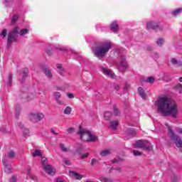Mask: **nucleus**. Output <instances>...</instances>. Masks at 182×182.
Segmentation results:
<instances>
[{"label": "nucleus", "instance_id": "obj_1", "mask_svg": "<svg viewBox=\"0 0 182 182\" xmlns=\"http://www.w3.org/2000/svg\"><path fill=\"white\" fill-rule=\"evenodd\" d=\"M156 106L158 107V112L161 113L163 116H171V117L176 118L178 114L176 102L171 101L170 98L167 97L159 98Z\"/></svg>", "mask_w": 182, "mask_h": 182}, {"label": "nucleus", "instance_id": "obj_2", "mask_svg": "<svg viewBox=\"0 0 182 182\" xmlns=\"http://www.w3.org/2000/svg\"><path fill=\"white\" fill-rule=\"evenodd\" d=\"M112 48V43L110 41H102L96 43L92 48V53L96 58H105L107 53H109Z\"/></svg>", "mask_w": 182, "mask_h": 182}, {"label": "nucleus", "instance_id": "obj_3", "mask_svg": "<svg viewBox=\"0 0 182 182\" xmlns=\"http://www.w3.org/2000/svg\"><path fill=\"white\" fill-rule=\"evenodd\" d=\"M29 32L27 28H19L18 26L15 27L11 31H9L7 38V46L11 48L12 42H18V36H23Z\"/></svg>", "mask_w": 182, "mask_h": 182}, {"label": "nucleus", "instance_id": "obj_4", "mask_svg": "<svg viewBox=\"0 0 182 182\" xmlns=\"http://www.w3.org/2000/svg\"><path fill=\"white\" fill-rule=\"evenodd\" d=\"M77 134H79L80 138L81 140H82V141L95 143V141L97 140V136L92 134V133H90V132H89L87 129H83L82 125H80L79 127Z\"/></svg>", "mask_w": 182, "mask_h": 182}, {"label": "nucleus", "instance_id": "obj_5", "mask_svg": "<svg viewBox=\"0 0 182 182\" xmlns=\"http://www.w3.org/2000/svg\"><path fill=\"white\" fill-rule=\"evenodd\" d=\"M134 149H142L146 151H150L151 150V144L149 141L138 140L135 144H133Z\"/></svg>", "mask_w": 182, "mask_h": 182}, {"label": "nucleus", "instance_id": "obj_6", "mask_svg": "<svg viewBox=\"0 0 182 182\" xmlns=\"http://www.w3.org/2000/svg\"><path fill=\"white\" fill-rule=\"evenodd\" d=\"M117 68L121 73H124L126 70H127V68H129V64L126 61V57L124 55L119 56V63L117 64Z\"/></svg>", "mask_w": 182, "mask_h": 182}, {"label": "nucleus", "instance_id": "obj_7", "mask_svg": "<svg viewBox=\"0 0 182 182\" xmlns=\"http://www.w3.org/2000/svg\"><path fill=\"white\" fill-rule=\"evenodd\" d=\"M41 164L43 170H45L49 176H55V170L50 164H48V159H46V157L41 158Z\"/></svg>", "mask_w": 182, "mask_h": 182}, {"label": "nucleus", "instance_id": "obj_8", "mask_svg": "<svg viewBox=\"0 0 182 182\" xmlns=\"http://www.w3.org/2000/svg\"><path fill=\"white\" fill-rule=\"evenodd\" d=\"M168 133H170L171 140H172V141L174 142L176 147H178V149H181L182 147L181 138L178 135L176 134V133H174V132H173V130H171V129L170 128H168Z\"/></svg>", "mask_w": 182, "mask_h": 182}, {"label": "nucleus", "instance_id": "obj_9", "mask_svg": "<svg viewBox=\"0 0 182 182\" xmlns=\"http://www.w3.org/2000/svg\"><path fill=\"white\" fill-rule=\"evenodd\" d=\"M146 29H148V31H150V29L153 31H156V29H159L160 32L163 31V27L160 26V23L155 21L146 22Z\"/></svg>", "mask_w": 182, "mask_h": 182}, {"label": "nucleus", "instance_id": "obj_10", "mask_svg": "<svg viewBox=\"0 0 182 182\" xmlns=\"http://www.w3.org/2000/svg\"><path fill=\"white\" fill-rule=\"evenodd\" d=\"M2 163L4 166V171L7 174H11L14 171V169L12 168V166L8 163V156L5 155L2 159Z\"/></svg>", "mask_w": 182, "mask_h": 182}, {"label": "nucleus", "instance_id": "obj_11", "mask_svg": "<svg viewBox=\"0 0 182 182\" xmlns=\"http://www.w3.org/2000/svg\"><path fill=\"white\" fill-rule=\"evenodd\" d=\"M43 117H45V115L42 113L31 114L30 120L33 122V123H38V122H41Z\"/></svg>", "mask_w": 182, "mask_h": 182}, {"label": "nucleus", "instance_id": "obj_12", "mask_svg": "<svg viewBox=\"0 0 182 182\" xmlns=\"http://www.w3.org/2000/svg\"><path fill=\"white\" fill-rule=\"evenodd\" d=\"M40 68L43 73L46 75V77H48V79H52L53 75L52 74V71L50 70V69L48 68V67H46V65H41Z\"/></svg>", "mask_w": 182, "mask_h": 182}, {"label": "nucleus", "instance_id": "obj_13", "mask_svg": "<svg viewBox=\"0 0 182 182\" xmlns=\"http://www.w3.org/2000/svg\"><path fill=\"white\" fill-rule=\"evenodd\" d=\"M53 96L56 100V102L58 105H65V102L60 100V97H62V95H60V92H55L53 93Z\"/></svg>", "mask_w": 182, "mask_h": 182}, {"label": "nucleus", "instance_id": "obj_14", "mask_svg": "<svg viewBox=\"0 0 182 182\" xmlns=\"http://www.w3.org/2000/svg\"><path fill=\"white\" fill-rule=\"evenodd\" d=\"M110 30L114 33H117L119 32V23H117V21H114L110 24Z\"/></svg>", "mask_w": 182, "mask_h": 182}, {"label": "nucleus", "instance_id": "obj_15", "mask_svg": "<svg viewBox=\"0 0 182 182\" xmlns=\"http://www.w3.org/2000/svg\"><path fill=\"white\" fill-rule=\"evenodd\" d=\"M102 70L104 75H106V76H107L108 77H110L111 79H114V76L116 75H114V73H112L110 70H107L105 68H102Z\"/></svg>", "mask_w": 182, "mask_h": 182}, {"label": "nucleus", "instance_id": "obj_16", "mask_svg": "<svg viewBox=\"0 0 182 182\" xmlns=\"http://www.w3.org/2000/svg\"><path fill=\"white\" fill-rule=\"evenodd\" d=\"M69 175H70V177H73L76 180H81L82 179V176H80V174L76 173L75 171H69Z\"/></svg>", "mask_w": 182, "mask_h": 182}, {"label": "nucleus", "instance_id": "obj_17", "mask_svg": "<svg viewBox=\"0 0 182 182\" xmlns=\"http://www.w3.org/2000/svg\"><path fill=\"white\" fill-rule=\"evenodd\" d=\"M138 93L141 99H146L147 95H146V92L144 91V89H143V87H138Z\"/></svg>", "mask_w": 182, "mask_h": 182}, {"label": "nucleus", "instance_id": "obj_18", "mask_svg": "<svg viewBox=\"0 0 182 182\" xmlns=\"http://www.w3.org/2000/svg\"><path fill=\"white\" fill-rule=\"evenodd\" d=\"M126 134L127 136H136V129H133V128H129L127 131H126Z\"/></svg>", "mask_w": 182, "mask_h": 182}, {"label": "nucleus", "instance_id": "obj_19", "mask_svg": "<svg viewBox=\"0 0 182 182\" xmlns=\"http://www.w3.org/2000/svg\"><path fill=\"white\" fill-rule=\"evenodd\" d=\"M110 154H112V152L109 149H105L100 152V155L102 157H106L107 156H110Z\"/></svg>", "mask_w": 182, "mask_h": 182}, {"label": "nucleus", "instance_id": "obj_20", "mask_svg": "<svg viewBox=\"0 0 182 182\" xmlns=\"http://www.w3.org/2000/svg\"><path fill=\"white\" fill-rule=\"evenodd\" d=\"M171 63H172V65H177L179 68L182 66V61H178L174 58L171 59Z\"/></svg>", "mask_w": 182, "mask_h": 182}, {"label": "nucleus", "instance_id": "obj_21", "mask_svg": "<svg viewBox=\"0 0 182 182\" xmlns=\"http://www.w3.org/2000/svg\"><path fill=\"white\" fill-rule=\"evenodd\" d=\"M110 126L113 130H116L119 126V121L117 120H113L110 122Z\"/></svg>", "mask_w": 182, "mask_h": 182}, {"label": "nucleus", "instance_id": "obj_22", "mask_svg": "<svg viewBox=\"0 0 182 182\" xmlns=\"http://www.w3.org/2000/svg\"><path fill=\"white\" fill-rule=\"evenodd\" d=\"M22 73L23 75L21 82H25V79L26 77H28V75L29 73V70H28V68H23Z\"/></svg>", "mask_w": 182, "mask_h": 182}, {"label": "nucleus", "instance_id": "obj_23", "mask_svg": "<svg viewBox=\"0 0 182 182\" xmlns=\"http://www.w3.org/2000/svg\"><path fill=\"white\" fill-rule=\"evenodd\" d=\"M113 116V114L111 112L107 111L104 113V119L105 120H109L112 119V117Z\"/></svg>", "mask_w": 182, "mask_h": 182}, {"label": "nucleus", "instance_id": "obj_24", "mask_svg": "<svg viewBox=\"0 0 182 182\" xmlns=\"http://www.w3.org/2000/svg\"><path fill=\"white\" fill-rule=\"evenodd\" d=\"M12 77H13L12 73H9L7 79L6 80L7 86H12Z\"/></svg>", "mask_w": 182, "mask_h": 182}, {"label": "nucleus", "instance_id": "obj_25", "mask_svg": "<svg viewBox=\"0 0 182 182\" xmlns=\"http://www.w3.org/2000/svg\"><path fill=\"white\" fill-rule=\"evenodd\" d=\"M75 151L78 154H82L83 153V151H85V148L83 147V146L82 144H78Z\"/></svg>", "mask_w": 182, "mask_h": 182}, {"label": "nucleus", "instance_id": "obj_26", "mask_svg": "<svg viewBox=\"0 0 182 182\" xmlns=\"http://www.w3.org/2000/svg\"><path fill=\"white\" fill-rule=\"evenodd\" d=\"M33 157H42V152L39 149H36L32 154Z\"/></svg>", "mask_w": 182, "mask_h": 182}, {"label": "nucleus", "instance_id": "obj_27", "mask_svg": "<svg viewBox=\"0 0 182 182\" xmlns=\"http://www.w3.org/2000/svg\"><path fill=\"white\" fill-rule=\"evenodd\" d=\"M21 114V105H17L16 107V119H19Z\"/></svg>", "mask_w": 182, "mask_h": 182}, {"label": "nucleus", "instance_id": "obj_28", "mask_svg": "<svg viewBox=\"0 0 182 182\" xmlns=\"http://www.w3.org/2000/svg\"><path fill=\"white\" fill-rule=\"evenodd\" d=\"M6 8H11L12 6V4H14V2L12 1V0H4V2Z\"/></svg>", "mask_w": 182, "mask_h": 182}, {"label": "nucleus", "instance_id": "obj_29", "mask_svg": "<svg viewBox=\"0 0 182 182\" xmlns=\"http://www.w3.org/2000/svg\"><path fill=\"white\" fill-rule=\"evenodd\" d=\"M18 19H19V16H18L17 14H14L11 19V22L12 24L14 23H16V21H18Z\"/></svg>", "mask_w": 182, "mask_h": 182}, {"label": "nucleus", "instance_id": "obj_30", "mask_svg": "<svg viewBox=\"0 0 182 182\" xmlns=\"http://www.w3.org/2000/svg\"><path fill=\"white\" fill-rule=\"evenodd\" d=\"M90 166L92 167H95V166H99V160L96 159H92L91 160Z\"/></svg>", "mask_w": 182, "mask_h": 182}, {"label": "nucleus", "instance_id": "obj_31", "mask_svg": "<svg viewBox=\"0 0 182 182\" xmlns=\"http://www.w3.org/2000/svg\"><path fill=\"white\" fill-rule=\"evenodd\" d=\"M59 147H60L61 151H63L64 153H68V151H69L68 150V148H66V146H65V144H60Z\"/></svg>", "mask_w": 182, "mask_h": 182}, {"label": "nucleus", "instance_id": "obj_32", "mask_svg": "<svg viewBox=\"0 0 182 182\" xmlns=\"http://www.w3.org/2000/svg\"><path fill=\"white\" fill-rule=\"evenodd\" d=\"M181 12H182V9L179 8V9L174 10L172 12V15H173V16H177V15H179V14H181Z\"/></svg>", "mask_w": 182, "mask_h": 182}, {"label": "nucleus", "instance_id": "obj_33", "mask_svg": "<svg viewBox=\"0 0 182 182\" xmlns=\"http://www.w3.org/2000/svg\"><path fill=\"white\" fill-rule=\"evenodd\" d=\"M112 109L114 110V114H115V116H120V112L119 111V109H117V107L116 105H113Z\"/></svg>", "mask_w": 182, "mask_h": 182}, {"label": "nucleus", "instance_id": "obj_34", "mask_svg": "<svg viewBox=\"0 0 182 182\" xmlns=\"http://www.w3.org/2000/svg\"><path fill=\"white\" fill-rule=\"evenodd\" d=\"M113 170H115V171H119V173H122V168L121 167H111L109 168V173H112V171H113Z\"/></svg>", "mask_w": 182, "mask_h": 182}, {"label": "nucleus", "instance_id": "obj_35", "mask_svg": "<svg viewBox=\"0 0 182 182\" xmlns=\"http://www.w3.org/2000/svg\"><path fill=\"white\" fill-rule=\"evenodd\" d=\"M72 113V108L70 107H66L64 109V114H70Z\"/></svg>", "mask_w": 182, "mask_h": 182}, {"label": "nucleus", "instance_id": "obj_36", "mask_svg": "<svg viewBox=\"0 0 182 182\" xmlns=\"http://www.w3.org/2000/svg\"><path fill=\"white\" fill-rule=\"evenodd\" d=\"M120 161H123V159L122 158H119L118 159L114 158V159L111 160V163L112 164H116L117 163H120Z\"/></svg>", "mask_w": 182, "mask_h": 182}, {"label": "nucleus", "instance_id": "obj_37", "mask_svg": "<svg viewBox=\"0 0 182 182\" xmlns=\"http://www.w3.org/2000/svg\"><path fill=\"white\" fill-rule=\"evenodd\" d=\"M9 159H14L15 158V152L14 151H11L8 153V156H6Z\"/></svg>", "mask_w": 182, "mask_h": 182}, {"label": "nucleus", "instance_id": "obj_38", "mask_svg": "<svg viewBox=\"0 0 182 182\" xmlns=\"http://www.w3.org/2000/svg\"><path fill=\"white\" fill-rule=\"evenodd\" d=\"M163 43H164V38H159L156 41L158 46H163Z\"/></svg>", "mask_w": 182, "mask_h": 182}, {"label": "nucleus", "instance_id": "obj_39", "mask_svg": "<svg viewBox=\"0 0 182 182\" xmlns=\"http://www.w3.org/2000/svg\"><path fill=\"white\" fill-rule=\"evenodd\" d=\"M30 131L28 129H24L23 130V137H28L29 136Z\"/></svg>", "mask_w": 182, "mask_h": 182}, {"label": "nucleus", "instance_id": "obj_40", "mask_svg": "<svg viewBox=\"0 0 182 182\" xmlns=\"http://www.w3.org/2000/svg\"><path fill=\"white\" fill-rule=\"evenodd\" d=\"M146 83H151V84H153L154 83V77H149L147 78V80H146Z\"/></svg>", "mask_w": 182, "mask_h": 182}, {"label": "nucleus", "instance_id": "obj_41", "mask_svg": "<svg viewBox=\"0 0 182 182\" xmlns=\"http://www.w3.org/2000/svg\"><path fill=\"white\" fill-rule=\"evenodd\" d=\"M56 49L58 50H60L61 52H66L68 51V48L65 47V46H62V47H57Z\"/></svg>", "mask_w": 182, "mask_h": 182}, {"label": "nucleus", "instance_id": "obj_42", "mask_svg": "<svg viewBox=\"0 0 182 182\" xmlns=\"http://www.w3.org/2000/svg\"><path fill=\"white\" fill-rule=\"evenodd\" d=\"M173 89H175L176 90H182V84H177L174 86Z\"/></svg>", "mask_w": 182, "mask_h": 182}, {"label": "nucleus", "instance_id": "obj_43", "mask_svg": "<svg viewBox=\"0 0 182 182\" xmlns=\"http://www.w3.org/2000/svg\"><path fill=\"white\" fill-rule=\"evenodd\" d=\"M112 87L114 89V90H120V85L119 84L113 83Z\"/></svg>", "mask_w": 182, "mask_h": 182}, {"label": "nucleus", "instance_id": "obj_44", "mask_svg": "<svg viewBox=\"0 0 182 182\" xmlns=\"http://www.w3.org/2000/svg\"><path fill=\"white\" fill-rule=\"evenodd\" d=\"M1 36H3V38H5L6 36V35H8V30H6V28H4L2 31L1 33L0 34Z\"/></svg>", "mask_w": 182, "mask_h": 182}, {"label": "nucleus", "instance_id": "obj_45", "mask_svg": "<svg viewBox=\"0 0 182 182\" xmlns=\"http://www.w3.org/2000/svg\"><path fill=\"white\" fill-rule=\"evenodd\" d=\"M102 182H113V179L109 178H102L101 179Z\"/></svg>", "mask_w": 182, "mask_h": 182}, {"label": "nucleus", "instance_id": "obj_46", "mask_svg": "<svg viewBox=\"0 0 182 182\" xmlns=\"http://www.w3.org/2000/svg\"><path fill=\"white\" fill-rule=\"evenodd\" d=\"M130 88V85H129L127 83H125L124 87V92L126 93L127 90Z\"/></svg>", "mask_w": 182, "mask_h": 182}, {"label": "nucleus", "instance_id": "obj_47", "mask_svg": "<svg viewBox=\"0 0 182 182\" xmlns=\"http://www.w3.org/2000/svg\"><path fill=\"white\" fill-rule=\"evenodd\" d=\"M133 154H134V156H141V152H140V151H139L134 150V151H133Z\"/></svg>", "mask_w": 182, "mask_h": 182}, {"label": "nucleus", "instance_id": "obj_48", "mask_svg": "<svg viewBox=\"0 0 182 182\" xmlns=\"http://www.w3.org/2000/svg\"><path fill=\"white\" fill-rule=\"evenodd\" d=\"M68 133H69V134H72V133H73V132H75V129L73 127H70L69 129H67Z\"/></svg>", "mask_w": 182, "mask_h": 182}, {"label": "nucleus", "instance_id": "obj_49", "mask_svg": "<svg viewBox=\"0 0 182 182\" xmlns=\"http://www.w3.org/2000/svg\"><path fill=\"white\" fill-rule=\"evenodd\" d=\"M17 179H16V176H13L11 178H10V181L9 182H16Z\"/></svg>", "mask_w": 182, "mask_h": 182}, {"label": "nucleus", "instance_id": "obj_50", "mask_svg": "<svg viewBox=\"0 0 182 182\" xmlns=\"http://www.w3.org/2000/svg\"><path fill=\"white\" fill-rule=\"evenodd\" d=\"M87 157H89V153L83 154L81 156V159H87Z\"/></svg>", "mask_w": 182, "mask_h": 182}, {"label": "nucleus", "instance_id": "obj_51", "mask_svg": "<svg viewBox=\"0 0 182 182\" xmlns=\"http://www.w3.org/2000/svg\"><path fill=\"white\" fill-rule=\"evenodd\" d=\"M56 68H57V69H60V70L63 71V68H62L61 64H57Z\"/></svg>", "mask_w": 182, "mask_h": 182}, {"label": "nucleus", "instance_id": "obj_52", "mask_svg": "<svg viewBox=\"0 0 182 182\" xmlns=\"http://www.w3.org/2000/svg\"><path fill=\"white\" fill-rule=\"evenodd\" d=\"M28 177H30V178H31V180H33L34 181H35V180H36V176H35L32 174L28 175Z\"/></svg>", "mask_w": 182, "mask_h": 182}, {"label": "nucleus", "instance_id": "obj_53", "mask_svg": "<svg viewBox=\"0 0 182 182\" xmlns=\"http://www.w3.org/2000/svg\"><path fill=\"white\" fill-rule=\"evenodd\" d=\"M68 97H69V99H73V97H75V95H73V93H69L68 94Z\"/></svg>", "mask_w": 182, "mask_h": 182}, {"label": "nucleus", "instance_id": "obj_54", "mask_svg": "<svg viewBox=\"0 0 182 182\" xmlns=\"http://www.w3.org/2000/svg\"><path fill=\"white\" fill-rule=\"evenodd\" d=\"M64 163H65V164H66L67 166H70V161H69V160H65L64 161Z\"/></svg>", "mask_w": 182, "mask_h": 182}, {"label": "nucleus", "instance_id": "obj_55", "mask_svg": "<svg viewBox=\"0 0 182 182\" xmlns=\"http://www.w3.org/2000/svg\"><path fill=\"white\" fill-rule=\"evenodd\" d=\"M18 126L20 127V129H23V124H22V122H18Z\"/></svg>", "mask_w": 182, "mask_h": 182}, {"label": "nucleus", "instance_id": "obj_56", "mask_svg": "<svg viewBox=\"0 0 182 182\" xmlns=\"http://www.w3.org/2000/svg\"><path fill=\"white\" fill-rule=\"evenodd\" d=\"M153 56L154 58H155L156 59H157L159 58V53H153Z\"/></svg>", "mask_w": 182, "mask_h": 182}, {"label": "nucleus", "instance_id": "obj_57", "mask_svg": "<svg viewBox=\"0 0 182 182\" xmlns=\"http://www.w3.org/2000/svg\"><path fill=\"white\" fill-rule=\"evenodd\" d=\"M27 174L28 176H31V167L28 166V168H27Z\"/></svg>", "mask_w": 182, "mask_h": 182}, {"label": "nucleus", "instance_id": "obj_58", "mask_svg": "<svg viewBox=\"0 0 182 182\" xmlns=\"http://www.w3.org/2000/svg\"><path fill=\"white\" fill-rule=\"evenodd\" d=\"M50 132H51V133H53V134L58 136V133H56V132H55L53 129H51Z\"/></svg>", "mask_w": 182, "mask_h": 182}, {"label": "nucleus", "instance_id": "obj_59", "mask_svg": "<svg viewBox=\"0 0 182 182\" xmlns=\"http://www.w3.org/2000/svg\"><path fill=\"white\" fill-rule=\"evenodd\" d=\"M47 55H48V56H50L51 53H50V50H46Z\"/></svg>", "mask_w": 182, "mask_h": 182}, {"label": "nucleus", "instance_id": "obj_60", "mask_svg": "<svg viewBox=\"0 0 182 182\" xmlns=\"http://www.w3.org/2000/svg\"><path fill=\"white\" fill-rule=\"evenodd\" d=\"M55 90H63V89H62V87H56Z\"/></svg>", "mask_w": 182, "mask_h": 182}, {"label": "nucleus", "instance_id": "obj_61", "mask_svg": "<svg viewBox=\"0 0 182 182\" xmlns=\"http://www.w3.org/2000/svg\"><path fill=\"white\" fill-rule=\"evenodd\" d=\"M56 182H62V179H60V178H58L56 179Z\"/></svg>", "mask_w": 182, "mask_h": 182}, {"label": "nucleus", "instance_id": "obj_62", "mask_svg": "<svg viewBox=\"0 0 182 182\" xmlns=\"http://www.w3.org/2000/svg\"><path fill=\"white\" fill-rule=\"evenodd\" d=\"M59 74L60 75V76H63V71H60Z\"/></svg>", "mask_w": 182, "mask_h": 182}, {"label": "nucleus", "instance_id": "obj_63", "mask_svg": "<svg viewBox=\"0 0 182 182\" xmlns=\"http://www.w3.org/2000/svg\"><path fill=\"white\" fill-rule=\"evenodd\" d=\"M179 82H181V83H182V77H179Z\"/></svg>", "mask_w": 182, "mask_h": 182}, {"label": "nucleus", "instance_id": "obj_64", "mask_svg": "<svg viewBox=\"0 0 182 182\" xmlns=\"http://www.w3.org/2000/svg\"><path fill=\"white\" fill-rule=\"evenodd\" d=\"M180 95H181V92H179Z\"/></svg>", "mask_w": 182, "mask_h": 182}]
</instances>
